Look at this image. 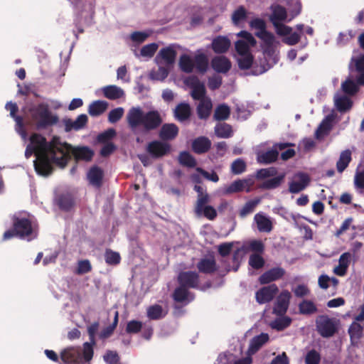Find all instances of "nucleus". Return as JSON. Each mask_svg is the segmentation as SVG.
<instances>
[{
  "label": "nucleus",
  "mask_w": 364,
  "mask_h": 364,
  "mask_svg": "<svg viewBox=\"0 0 364 364\" xmlns=\"http://www.w3.org/2000/svg\"><path fill=\"white\" fill-rule=\"evenodd\" d=\"M32 154L36 157L33 161L36 171L39 175L48 176L52 171L53 164L63 168L72 155L76 159L88 161L92 157L93 152L87 147L73 148L57 137L47 142L43 136L33 134L26 146L25 156L28 159Z\"/></svg>",
  "instance_id": "1"
},
{
  "label": "nucleus",
  "mask_w": 364,
  "mask_h": 364,
  "mask_svg": "<svg viewBox=\"0 0 364 364\" xmlns=\"http://www.w3.org/2000/svg\"><path fill=\"white\" fill-rule=\"evenodd\" d=\"M295 10H291L290 14L287 12L284 7L279 4H273L270 7L272 14L269 20L272 23L276 33L282 37V41L289 46L296 44L300 41V35L297 32H292V28L285 25L283 22H290L298 16L301 9L299 0H292Z\"/></svg>",
  "instance_id": "2"
},
{
  "label": "nucleus",
  "mask_w": 364,
  "mask_h": 364,
  "mask_svg": "<svg viewBox=\"0 0 364 364\" xmlns=\"http://www.w3.org/2000/svg\"><path fill=\"white\" fill-rule=\"evenodd\" d=\"M250 26L255 30V35L262 40V48L267 63L262 65L258 70L253 72L254 75L262 74L275 65L279 60V53L277 50L279 42L275 36L266 30L264 21L259 18H255L250 21Z\"/></svg>",
  "instance_id": "3"
},
{
  "label": "nucleus",
  "mask_w": 364,
  "mask_h": 364,
  "mask_svg": "<svg viewBox=\"0 0 364 364\" xmlns=\"http://www.w3.org/2000/svg\"><path fill=\"white\" fill-rule=\"evenodd\" d=\"M126 118L130 129L136 134L153 130L162 122L158 111L144 112L140 107L130 108Z\"/></svg>",
  "instance_id": "4"
},
{
  "label": "nucleus",
  "mask_w": 364,
  "mask_h": 364,
  "mask_svg": "<svg viewBox=\"0 0 364 364\" xmlns=\"http://www.w3.org/2000/svg\"><path fill=\"white\" fill-rule=\"evenodd\" d=\"M236 36L239 39L235 43V57L240 68L247 70L253 63L252 48L256 46L257 41L250 33L246 31L238 32Z\"/></svg>",
  "instance_id": "5"
},
{
  "label": "nucleus",
  "mask_w": 364,
  "mask_h": 364,
  "mask_svg": "<svg viewBox=\"0 0 364 364\" xmlns=\"http://www.w3.org/2000/svg\"><path fill=\"white\" fill-rule=\"evenodd\" d=\"M92 346L86 342L82 348L79 347H69L60 353L62 361L67 364H89L93 356Z\"/></svg>",
  "instance_id": "6"
},
{
  "label": "nucleus",
  "mask_w": 364,
  "mask_h": 364,
  "mask_svg": "<svg viewBox=\"0 0 364 364\" xmlns=\"http://www.w3.org/2000/svg\"><path fill=\"white\" fill-rule=\"evenodd\" d=\"M194 190L197 192V202L195 211L198 215H204L209 220H213L217 213L215 209L210 205H207L210 201V196L201 186L196 185Z\"/></svg>",
  "instance_id": "7"
},
{
  "label": "nucleus",
  "mask_w": 364,
  "mask_h": 364,
  "mask_svg": "<svg viewBox=\"0 0 364 364\" xmlns=\"http://www.w3.org/2000/svg\"><path fill=\"white\" fill-rule=\"evenodd\" d=\"M31 116L38 128L52 125L58 122L57 116L53 114L46 104H40L30 109Z\"/></svg>",
  "instance_id": "8"
},
{
  "label": "nucleus",
  "mask_w": 364,
  "mask_h": 364,
  "mask_svg": "<svg viewBox=\"0 0 364 364\" xmlns=\"http://www.w3.org/2000/svg\"><path fill=\"white\" fill-rule=\"evenodd\" d=\"M14 228L16 236L30 241L37 235L36 228L26 218H17L14 221Z\"/></svg>",
  "instance_id": "9"
},
{
  "label": "nucleus",
  "mask_w": 364,
  "mask_h": 364,
  "mask_svg": "<svg viewBox=\"0 0 364 364\" xmlns=\"http://www.w3.org/2000/svg\"><path fill=\"white\" fill-rule=\"evenodd\" d=\"M316 330L324 338L332 336L338 329V321L327 316H319L316 320Z\"/></svg>",
  "instance_id": "10"
},
{
  "label": "nucleus",
  "mask_w": 364,
  "mask_h": 364,
  "mask_svg": "<svg viewBox=\"0 0 364 364\" xmlns=\"http://www.w3.org/2000/svg\"><path fill=\"white\" fill-rule=\"evenodd\" d=\"M310 183V177L308 174L299 172L291 178L289 184V191L291 193H298L305 189Z\"/></svg>",
  "instance_id": "11"
},
{
  "label": "nucleus",
  "mask_w": 364,
  "mask_h": 364,
  "mask_svg": "<svg viewBox=\"0 0 364 364\" xmlns=\"http://www.w3.org/2000/svg\"><path fill=\"white\" fill-rule=\"evenodd\" d=\"M177 48L176 45H170L161 48L155 58L156 64L159 65L164 63L170 67L175 62Z\"/></svg>",
  "instance_id": "12"
},
{
  "label": "nucleus",
  "mask_w": 364,
  "mask_h": 364,
  "mask_svg": "<svg viewBox=\"0 0 364 364\" xmlns=\"http://www.w3.org/2000/svg\"><path fill=\"white\" fill-rule=\"evenodd\" d=\"M351 73H355V79L360 85H364V55L358 54L352 57L350 63Z\"/></svg>",
  "instance_id": "13"
},
{
  "label": "nucleus",
  "mask_w": 364,
  "mask_h": 364,
  "mask_svg": "<svg viewBox=\"0 0 364 364\" xmlns=\"http://www.w3.org/2000/svg\"><path fill=\"white\" fill-rule=\"evenodd\" d=\"M252 186V183L250 180H237L229 186L223 187L221 189V193L223 195H230L241 191L249 192Z\"/></svg>",
  "instance_id": "14"
},
{
  "label": "nucleus",
  "mask_w": 364,
  "mask_h": 364,
  "mask_svg": "<svg viewBox=\"0 0 364 364\" xmlns=\"http://www.w3.org/2000/svg\"><path fill=\"white\" fill-rule=\"evenodd\" d=\"M185 83L191 87V96L194 100H202L203 98H208L205 95V89L203 83L196 77H189L185 80Z\"/></svg>",
  "instance_id": "15"
},
{
  "label": "nucleus",
  "mask_w": 364,
  "mask_h": 364,
  "mask_svg": "<svg viewBox=\"0 0 364 364\" xmlns=\"http://www.w3.org/2000/svg\"><path fill=\"white\" fill-rule=\"evenodd\" d=\"M278 292L276 284H270L259 289L255 294L256 301L262 304L271 301Z\"/></svg>",
  "instance_id": "16"
},
{
  "label": "nucleus",
  "mask_w": 364,
  "mask_h": 364,
  "mask_svg": "<svg viewBox=\"0 0 364 364\" xmlns=\"http://www.w3.org/2000/svg\"><path fill=\"white\" fill-rule=\"evenodd\" d=\"M291 297V294L288 290L281 291L275 302L274 313L277 315L284 314L288 309Z\"/></svg>",
  "instance_id": "17"
},
{
  "label": "nucleus",
  "mask_w": 364,
  "mask_h": 364,
  "mask_svg": "<svg viewBox=\"0 0 364 364\" xmlns=\"http://www.w3.org/2000/svg\"><path fill=\"white\" fill-rule=\"evenodd\" d=\"M269 339V335L265 333H262L253 337L249 343V346L247 350V354L252 356L255 354Z\"/></svg>",
  "instance_id": "18"
},
{
  "label": "nucleus",
  "mask_w": 364,
  "mask_h": 364,
  "mask_svg": "<svg viewBox=\"0 0 364 364\" xmlns=\"http://www.w3.org/2000/svg\"><path fill=\"white\" fill-rule=\"evenodd\" d=\"M288 146L287 144H277L275 148L283 149ZM278 156V151L276 149L268 150L265 152L259 151L257 153V161L262 164H269L274 161Z\"/></svg>",
  "instance_id": "19"
},
{
  "label": "nucleus",
  "mask_w": 364,
  "mask_h": 364,
  "mask_svg": "<svg viewBox=\"0 0 364 364\" xmlns=\"http://www.w3.org/2000/svg\"><path fill=\"white\" fill-rule=\"evenodd\" d=\"M6 109L10 112V115L15 119L16 122V130L21 135L23 141L26 140V133L23 129V119L20 117L15 115L18 110L16 104L12 102H8L6 105Z\"/></svg>",
  "instance_id": "20"
},
{
  "label": "nucleus",
  "mask_w": 364,
  "mask_h": 364,
  "mask_svg": "<svg viewBox=\"0 0 364 364\" xmlns=\"http://www.w3.org/2000/svg\"><path fill=\"white\" fill-rule=\"evenodd\" d=\"M284 273L285 271L283 268H272L262 274L260 276L259 281L261 284H268L282 278L284 276Z\"/></svg>",
  "instance_id": "21"
},
{
  "label": "nucleus",
  "mask_w": 364,
  "mask_h": 364,
  "mask_svg": "<svg viewBox=\"0 0 364 364\" xmlns=\"http://www.w3.org/2000/svg\"><path fill=\"white\" fill-rule=\"evenodd\" d=\"M230 45V40L228 37L219 36L213 40L211 47L215 53H224L229 50Z\"/></svg>",
  "instance_id": "22"
},
{
  "label": "nucleus",
  "mask_w": 364,
  "mask_h": 364,
  "mask_svg": "<svg viewBox=\"0 0 364 364\" xmlns=\"http://www.w3.org/2000/svg\"><path fill=\"white\" fill-rule=\"evenodd\" d=\"M170 146L168 144L155 141L151 142L147 147V151L152 156L159 157L168 152Z\"/></svg>",
  "instance_id": "23"
},
{
  "label": "nucleus",
  "mask_w": 364,
  "mask_h": 364,
  "mask_svg": "<svg viewBox=\"0 0 364 364\" xmlns=\"http://www.w3.org/2000/svg\"><path fill=\"white\" fill-rule=\"evenodd\" d=\"M178 282L185 287L196 288L198 287V277L196 272H182L178 275Z\"/></svg>",
  "instance_id": "24"
},
{
  "label": "nucleus",
  "mask_w": 364,
  "mask_h": 364,
  "mask_svg": "<svg viewBox=\"0 0 364 364\" xmlns=\"http://www.w3.org/2000/svg\"><path fill=\"white\" fill-rule=\"evenodd\" d=\"M101 90L105 97L112 100H118L124 96V90L114 85L105 86Z\"/></svg>",
  "instance_id": "25"
},
{
  "label": "nucleus",
  "mask_w": 364,
  "mask_h": 364,
  "mask_svg": "<svg viewBox=\"0 0 364 364\" xmlns=\"http://www.w3.org/2000/svg\"><path fill=\"white\" fill-rule=\"evenodd\" d=\"M87 122V116L82 114L75 120L70 119L65 120V127L67 132L71 130H80L83 128Z\"/></svg>",
  "instance_id": "26"
},
{
  "label": "nucleus",
  "mask_w": 364,
  "mask_h": 364,
  "mask_svg": "<svg viewBox=\"0 0 364 364\" xmlns=\"http://www.w3.org/2000/svg\"><path fill=\"white\" fill-rule=\"evenodd\" d=\"M334 105L339 112H344L351 108L353 102L348 97L336 93L334 96Z\"/></svg>",
  "instance_id": "27"
},
{
  "label": "nucleus",
  "mask_w": 364,
  "mask_h": 364,
  "mask_svg": "<svg viewBox=\"0 0 364 364\" xmlns=\"http://www.w3.org/2000/svg\"><path fill=\"white\" fill-rule=\"evenodd\" d=\"M257 228L260 232H269L272 230V224L270 219L263 213H257L254 218Z\"/></svg>",
  "instance_id": "28"
},
{
  "label": "nucleus",
  "mask_w": 364,
  "mask_h": 364,
  "mask_svg": "<svg viewBox=\"0 0 364 364\" xmlns=\"http://www.w3.org/2000/svg\"><path fill=\"white\" fill-rule=\"evenodd\" d=\"M231 18L235 26L242 27L247 20L248 12L243 6H240L233 11Z\"/></svg>",
  "instance_id": "29"
},
{
  "label": "nucleus",
  "mask_w": 364,
  "mask_h": 364,
  "mask_svg": "<svg viewBox=\"0 0 364 364\" xmlns=\"http://www.w3.org/2000/svg\"><path fill=\"white\" fill-rule=\"evenodd\" d=\"M212 67L218 73H226L231 68V63L226 57L218 56L213 59Z\"/></svg>",
  "instance_id": "30"
},
{
  "label": "nucleus",
  "mask_w": 364,
  "mask_h": 364,
  "mask_svg": "<svg viewBox=\"0 0 364 364\" xmlns=\"http://www.w3.org/2000/svg\"><path fill=\"white\" fill-rule=\"evenodd\" d=\"M335 115L332 113L325 117L316 131V136L319 139L326 135L331 129Z\"/></svg>",
  "instance_id": "31"
},
{
  "label": "nucleus",
  "mask_w": 364,
  "mask_h": 364,
  "mask_svg": "<svg viewBox=\"0 0 364 364\" xmlns=\"http://www.w3.org/2000/svg\"><path fill=\"white\" fill-rule=\"evenodd\" d=\"M173 296L176 301L184 304L189 303L193 299L192 294L182 285L175 290Z\"/></svg>",
  "instance_id": "32"
},
{
  "label": "nucleus",
  "mask_w": 364,
  "mask_h": 364,
  "mask_svg": "<svg viewBox=\"0 0 364 364\" xmlns=\"http://www.w3.org/2000/svg\"><path fill=\"white\" fill-rule=\"evenodd\" d=\"M167 314V309L159 304H154L147 308L146 314L149 319L158 320L164 317Z\"/></svg>",
  "instance_id": "33"
},
{
  "label": "nucleus",
  "mask_w": 364,
  "mask_h": 364,
  "mask_svg": "<svg viewBox=\"0 0 364 364\" xmlns=\"http://www.w3.org/2000/svg\"><path fill=\"white\" fill-rule=\"evenodd\" d=\"M102 177L103 172L97 167L92 168L87 173V178L90 183L95 187L101 186Z\"/></svg>",
  "instance_id": "34"
},
{
  "label": "nucleus",
  "mask_w": 364,
  "mask_h": 364,
  "mask_svg": "<svg viewBox=\"0 0 364 364\" xmlns=\"http://www.w3.org/2000/svg\"><path fill=\"white\" fill-rule=\"evenodd\" d=\"M210 145L211 142L208 138L201 136L193 141L192 146L195 152L200 154L207 151Z\"/></svg>",
  "instance_id": "35"
},
{
  "label": "nucleus",
  "mask_w": 364,
  "mask_h": 364,
  "mask_svg": "<svg viewBox=\"0 0 364 364\" xmlns=\"http://www.w3.org/2000/svg\"><path fill=\"white\" fill-rule=\"evenodd\" d=\"M108 107V103L104 100H97L91 103L88 108V112L91 116H99Z\"/></svg>",
  "instance_id": "36"
},
{
  "label": "nucleus",
  "mask_w": 364,
  "mask_h": 364,
  "mask_svg": "<svg viewBox=\"0 0 364 364\" xmlns=\"http://www.w3.org/2000/svg\"><path fill=\"white\" fill-rule=\"evenodd\" d=\"M198 114L200 119H206L212 109V102L210 98H203L198 106Z\"/></svg>",
  "instance_id": "37"
},
{
  "label": "nucleus",
  "mask_w": 364,
  "mask_h": 364,
  "mask_svg": "<svg viewBox=\"0 0 364 364\" xmlns=\"http://www.w3.org/2000/svg\"><path fill=\"white\" fill-rule=\"evenodd\" d=\"M178 64L181 70L187 73H191L194 68L193 58L187 53L181 55Z\"/></svg>",
  "instance_id": "38"
},
{
  "label": "nucleus",
  "mask_w": 364,
  "mask_h": 364,
  "mask_svg": "<svg viewBox=\"0 0 364 364\" xmlns=\"http://www.w3.org/2000/svg\"><path fill=\"white\" fill-rule=\"evenodd\" d=\"M178 129L173 124L163 125L160 132V136L163 139H172L178 134Z\"/></svg>",
  "instance_id": "39"
},
{
  "label": "nucleus",
  "mask_w": 364,
  "mask_h": 364,
  "mask_svg": "<svg viewBox=\"0 0 364 364\" xmlns=\"http://www.w3.org/2000/svg\"><path fill=\"white\" fill-rule=\"evenodd\" d=\"M156 70H152L149 73V77L153 80L163 81L168 75L169 66H163L161 64L158 65Z\"/></svg>",
  "instance_id": "40"
},
{
  "label": "nucleus",
  "mask_w": 364,
  "mask_h": 364,
  "mask_svg": "<svg viewBox=\"0 0 364 364\" xmlns=\"http://www.w3.org/2000/svg\"><path fill=\"white\" fill-rule=\"evenodd\" d=\"M363 326L356 321H353L350 325L348 333L353 343H357L363 336Z\"/></svg>",
  "instance_id": "41"
},
{
  "label": "nucleus",
  "mask_w": 364,
  "mask_h": 364,
  "mask_svg": "<svg viewBox=\"0 0 364 364\" xmlns=\"http://www.w3.org/2000/svg\"><path fill=\"white\" fill-rule=\"evenodd\" d=\"M359 85L357 80L355 82L352 77H348L342 82L341 89L345 93L353 95L358 92Z\"/></svg>",
  "instance_id": "42"
},
{
  "label": "nucleus",
  "mask_w": 364,
  "mask_h": 364,
  "mask_svg": "<svg viewBox=\"0 0 364 364\" xmlns=\"http://www.w3.org/2000/svg\"><path fill=\"white\" fill-rule=\"evenodd\" d=\"M351 161V152L350 150H345L341 153L338 161L336 164L337 170L343 172Z\"/></svg>",
  "instance_id": "43"
},
{
  "label": "nucleus",
  "mask_w": 364,
  "mask_h": 364,
  "mask_svg": "<svg viewBox=\"0 0 364 364\" xmlns=\"http://www.w3.org/2000/svg\"><path fill=\"white\" fill-rule=\"evenodd\" d=\"M158 48L159 45L156 43L147 44L141 48L140 53L139 55L136 54V56L149 59L154 56Z\"/></svg>",
  "instance_id": "44"
},
{
  "label": "nucleus",
  "mask_w": 364,
  "mask_h": 364,
  "mask_svg": "<svg viewBox=\"0 0 364 364\" xmlns=\"http://www.w3.org/2000/svg\"><path fill=\"white\" fill-rule=\"evenodd\" d=\"M191 114L190 106L186 103L178 105L175 109V117L179 121L188 119Z\"/></svg>",
  "instance_id": "45"
},
{
  "label": "nucleus",
  "mask_w": 364,
  "mask_h": 364,
  "mask_svg": "<svg viewBox=\"0 0 364 364\" xmlns=\"http://www.w3.org/2000/svg\"><path fill=\"white\" fill-rule=\"evenodd\" d=\"M215 133L219 138H228L232 136V129L229 124L220 123L215 126Z\"/></svg>",
  "instance_id": "46"
},
{
  "label": "nucleus",
  "mask_w": 364,
  "mask_h": 364,
  "mask_svg": "<svg viewBox=\"0 0 364 364\" xmlns=\"http://www.w3.org/2000/svg\"><path fill=\"white\" fill-rule=\"evenodd\" d=\"M198 269L204 273H210L215 270V262L213 258L202 259L198 264Z\"/></svg>",
  "instance_id": "47"
},
{
  "label": "nucleus",
  "mask_w": 364,
  "mask_h": 364,
  "mask_svg": "<svg viewBox=\"0 0 364 364\" xmlns=\"http://www.w3.org/2000/svg\"><path fill=\"white\" fill-rule=\"evenodd\" d=\"M284 177H285V174L283 173V174H281L276 177H274L272 178L267 179L262 183V184L261 185V187L262 188H265V189L276 188L281 184V183L283 181Z\"/></svg>",
  "instance_id": "48"
},
{
  "label": "nucleus",
  "mask_w": 364,
  "mask_h": 364,
  "mask_svg": "<svg viewBox=\"0 0 364 364\" xmlns=\"http://www.w3.org/2000/svg\"><path fill=\"white\" fill-rule=\"evenodd\" d=\"M105 260L109 265H117L120 262L121 257L118 252L107 250L105 252Z\"/></svg>",
  "instance_id": "49"
},
{
  "label": "nucleus",
  "mask_w": 364,
  "mask_h": 364,
  "mask_svg": "<svg viewBox=\"0 0 364 364\" xmlns=\"http://www.w3.org/2000/svg\"><path fill=\"white\" fill-rule=\"evenodd\" d=\"M291 320L290 318L287 316H283L273 321L270 326L272 328L281 331L289 326L291 323Z\"/></svg>",
  "instance_id": "50"
},
{
  "label": "nucleus",
  "mask_w": 364,
  "mask_h": 364,
  "mask_svg": "<svg viewBox=\"0 0 364 364\" xmlns=\"http://www.w3.org/2000/svg\"><path fill=\"white\" fill-rule=\"evenodd\" d=\"M230 113V110L229 107L226 105L223 104L219 105L216 108L215 111L214 117L217 120H224L229 117Z\"/></svg>",
  "instance_id": "51"
},
{
  "label": "nucleus",
  "mask_w": 364,
  "mask_h": 364,
  "mask_svg": "<svg viewBox=\"0 0 364 364\" xmlns=\"http://www.w3.org/2000/svg\"><path fill=\"white\" fill-rule=\"evenodd\" d=\"M260 202V199H255L252 200H249L247 202L245 205L242 207V208L240 210V215L242 218L245 217L247 215L251 213L255 208L259 204Z\"/></svg>",
  "instance_id": "52"
},
{
  "label": "nucleus",
  "mask_w": 364,
  "mask_h": 364,
  "mask_svg": "<svg viewBox=\"0 0 364 364\" xmlns=\"http://www.w3.org/2000/svg\"><path fill=\"white\" fill-rule=\"evenodd\" d=\"M299 311L304 314H310L316 311L315 304L309 300H304L299 304Z\"/></svg>",
  "instance_id": "53"
},
{
  "label": "nucleus",
  "mask_w": 364,
  "mask_h": 364,
  "mask_svg": "<svg viewBox=\"0 0 364 364\" xmlns=\"http://www.w3.org/2000/svg\"><path fill=\"white\" fill-rule=\"evenodd\" d=\"M194 64L196 63L198 69L200 71H205L208 65L207 57L205 54L198 53L196 55L194 59Z\"/></svg>",
  "instance_id": "54"
},
{
  "label": "nucleus",
  "mask_w": 364,
  "mask_h": 364,
  "mask_svg": "<svg viewBox=\"0 0 364 364\" xmlns=\"http://www.w3.org/2000/svg\"><path fill=\"white\" fill-rule=\"evenodd\" d=\"M150 34L149 31H136L131 34L130 38L134 43L139 44L145 41Z\"/></svg>",
  "instance_id": "55"
},
{
  "label": "nucleus",
  "mask_w": 364,
  "mask_h": 364,
  "mask_svg": "<svg viewBox=\"0 0 364 364\" xmlns=\"http://www.w3.org/2000/svg\"><path fill=\"white\" fill-rule=\"evenodd\" d=\"M321 360L320 354L315 350H309L305 356L306 364H319Z\"/></svg>",
  "instance_id": "56"
},
{
  "label": "nucleus",
  "mask_w": 364,
  "mask_h": 364,
  "mask_svg": "<svg viewBox=\"0 0 364 364\" xmlns=\"http://www.w3.org/2000/svg\"><path fill=\"white\" fill-rule=\"evenodd\" d=\"M124 109L122 107H117L111 110L108 114V121L110 123L118 122L123 116Z\"/></svg>",
  "instance_id": "57"
},
{
  "label": "nucleus",
  "mask_w": 364,
  "mask_h": 364,
  "mask_svg": "<svg viewBox=\"0 0 364 364\" xmlns=\"http://www.w3.org/2000/svg\"><path fill=\"white\" fill-rule=\"evenodd\" d=\"M178 159L180 163L184 166L193 167L196 165L195 159L188 152L184 151L181 153Z\"/></svg>",
  "instance_id": "58"
},
{
  "label": "nucleus",
  "mask_w": 364,
  "mask_h": 364,
  "mask_svg": "<svg viewBox=\"0 0 364 364\" xmlns=\"http://www.w3.org/2000/svg\"><path fill=\"white\" fill-rule=\"evenodd\" d=\"M235 355L231 353L220 354L215 364H234Z\"/></svg>",
  "instance_id": "59"
},
{
  "label": "nucleus",
  "mask_w": 364,
  "mask_h": 364,
  "mask_svg": "<svg viewBox=\"0 0 364 364\" xmlns=\"http://www.w3.org/2000/svg\"><path fill=\"white\" fill-rule=\"evenodd\" d=\"M92 266L89 260H80L77 263L76 273L78 274H83L91 271Z\"/></svg>",
  "instance_id": "60"
},
{
  "label": "nucleus",
  "mask_w": 364,
  "mask_h": 364,
  "mask_svg": "<svg viewBox=\"0 0 364 364\" xmlns=\"http://www.w3.org/2000/svg\"><path fill=\"white\" fill-rule=\"evenodd\" d=\"M263 258L258 254H253L250 257L249 264L255 269L261 268L264 265Z\"/></svg>",
  "instance_id": "61"
},
{
  "label": "nucleus",
  "mask_w": 364,
  "mask_h": 364,
  "mask_svg": "<svg viewBox=\"0 0 364 364\" xmlns=\"http://www.w3.org/2000/svg\"><path fill=\"white\" fill-rule=\"evenodd\" d=\"M115 135L116 131L114 129L110 128L99 134L97 139L100 142L107 143L109 142V141L112 139Z\"/></svg>",
  "instance_id": "62"
},
{
  "label": "nucleus",
  "mask_w": 364,
  "mask_h": 364,
  "mask_svg": "<svg viewBox=\"0 0 364 364\" xmlns=\"http://www.w3.org/2000/svg\"><path fill=\"white\" fill-rule=\"evenodd\" d=\"M245 169V163L243 160L237 159L231 165V171L235 174H240Z\"/></svg>",
  "instance_id": "63"
},
{
  "label": "nucleus",
  "mask_w": 364,
  "mask_h": 364,
  "mask_svg": "<svg viewBox=\"0 0 364 364\" xmlns=\"http://www.w3.org/2000/svg\"><path fill=\"white\" fill-rule=\"evenodd\" d=\"M142 323L139 321L132 320L128 322L126 331L129 333H136L140 331Z\"/></svg>",
  "instance_id": "64"
}]
</instances>
